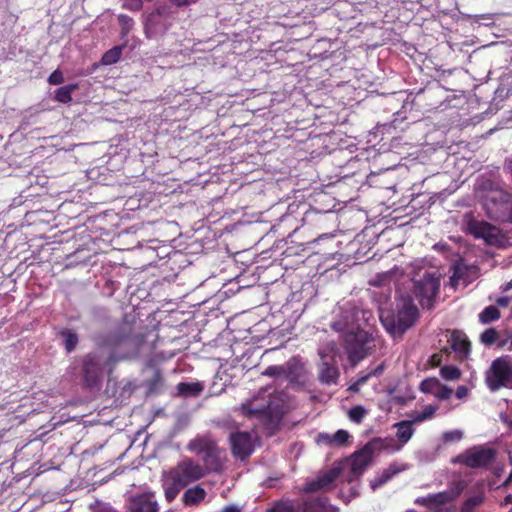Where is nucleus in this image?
Listing matches in <instances>:
<instances>
[{
	"label": "nucleus",
	"instance_id": "obj_41",
	"mask_svg": "<svg viewBox=\"0 0 512 512\" xmlns=\"http://www.w3.org/2000/svg\"><path fill=\"white\" fill-rule=\"evenodd\" d=\"M118 21L121 25V28H122V32L123 34H127L130 29L132 28V25H133V20L131 17L127 16V15H119L118 16Z\"/></svg>",
	"mask_w": 512,
	"mask_h": 512
},
{
	"label": "nucleus",
	"instance_id": "obj_7",
	"mask_svg": "<svg viewBox=\"0 0 512 512\" xmlns=\"http://www.w3.org/2000/svg\"><path fill=\"white\" fill-rule=\"evenodd\" d=\"M485 383L490 391L512 389V358L504 355L494 359L485 373Z\"/></svg>",
	"mask_w": 512,
	"mask_h": 512
},
{
	"label": "nucleus",
	"instance_id": "obj_21",
	"mask_svg": "<svg viewBox=\"0 0 512 512\" xmlns=\"http://www.w3.org/2000/svg\"><path fill=\"white\" fill-rule=\"evenodd\" d=\"M302 512H335L328 505L327 498H311L302 502L300 506Z\"/></svg>",
	"mask_w": 512,
	"mask_h": 512
},
{
	"label": "nucleus",
	"instance_id": "obj_12",
	"mask_svg": "<svg viewBox=\"0 0 512 512\" xmlns=\"http://www.w3.org/2000/svg\"><path fill=\"white\" fill-rule=\"evenodd\" d=\"M381 439L376 438L364 445L362 449L355 452L351 458V472L358 477L369 466L374 458L375 451L379 448Z\"/></svg>",
	"mask_w": 512,
	"mask_h": 512
},
{
	"label": "nucleus",
	"instance_id": "obj_44",
	"mask_svg": "<svg viewBox=\"0 0 512 512\" xmlns=\"http://www.w3.org/2000/svg\"><path fill=\"white\" fill-rule=\"evenodd\" d=\"M270 512H295V509L290 504L278 503L270 510Z\"/></svg>",
	"mask_w": 512,
	"mask_h": 512
},
{
	"label": "nucleus",
	"instance_id": "obj_23",
	"mask_svg": "<svg viewBox=\"0 0 512 512\" xmlns=\"http://www.w3.org/2000/svg\"><path fill=\"white\" fill-rule=\"evenodd\" d=\"M206 495L205 489L197 485L184 492L182 501L185 506H197L204 501Z\"/></svg>",
	"mask_w": 512,
	"mask_h": 512
},
{
	"label": "nucleus",
	"instance_id": "obj_24",
	"mask_svg": "<svg viewBox=\"0 0 512 512\" xmlns=\"http://www.w3.org/2000/svg\"><path fill=\"white\" fill-rule=\"evenodd\" d=\"M467 488V482L463 479H457L449 483L447 490L441 491L445 496L447 503L455 501L462 492Z\"/></svg>",
	"mask_w": 512,
	"mask_h": 512
},
{
	"label": "nucleus",
	"instance_id": "obj_17",
	"mask_svg": "<svg viewBox=\"0 0 512 512\" xmlns=\"http://www.w3.org/2000/svg\"><path fill=\"white\" fill-rule=\"evenodd\" d=\"M414 503L426 507L430 512H453L452 509L445 507L448 503L441 492L418 497L415 499Z\"/></svg>",
	"mask_w": 512,
	"mask_h": 512
},
{
	"label": "nucleus",
	"instance_id": "obj_6",
	"mask_svg": "<svg viewBox=\"0 0 512 512\" xmlns=\"http://www.w3.org/2000/svg\"><path fill=\"white\" fill-rule=\"evenodd\" d=\"M374 337L365 330L349 332L344 337V349L353 367L374 351Z\"/></svg>",
	"mask_w": 512,
	"mask_h": 512
},
{
	"label": "nucleus",
	"instance_id": "obj_56",
	"mask_svg": "<svg viewBox=\"0 0 512 512\" xmlns=\"http://www.w3.org/2000/svg\"><path fill=\"white\" fill-rule=\"evenodd\" d=\"M99 512H119V511L112 509V508H104V509H101Z\"/></svg>",
	"mask_w": 512,
	"mask_h": 512
},
{
	"label": "nucleus",
	"instance_id": "obj_35",
	"mask_svg": "<svg viewBox=\"0 0 512 512\" xmlns=\"http://www.w3.org/2000/svg\"><path fill=\"white\" fill-rule=\"evenodd\" d=\"M439 384L440 381L436 377L426 378L420 383L419 389L425 394L434 395Z\"/></svg>",
	"mask_w": 512,
	"mask_h": 512
},
{
	"label": "nucleus",
	"instance_id": "obj_52",
	"mask_svg": "<svg viewBox=\"0 0 512 512\" xmlns=\"http://www.w3.org/2000/svg\"><path fill=\"white\" fill-rule=\"evenodd\" d=\"M512 504V494L507 495L502 503L503 506Z\"/></svg>",
	"mask_w": 512,
	"mask_h": 512
},
{
	"label": "nucleus",
	"instance_id": "obj_13",
	"mask_svg": "<svg viewBox=\"0 0 512 512\" xmlns=\"http://www.w3.org/2000/svg\"><path fill=\"white\" fill-rule=\"evenodd\" d=\"M229 442L232 454L240 460H245L254 451L252 437L248 432L237 431L231 433Z\"/></svg>",
	"mask_w": 512,
	"mask_h": 512
},
{
	"label": "nucleus",
	"instance_id": "obj_28",
	"mask_svg": "<svg viewBox=\"0 0 512 512\" xmlns=\"http://www.w3.org/2000/svg\"><path fill=\"white\" fill-rule=\"evenodd\" d=\"M485 493L479 490L475 494L467 497L460 507V512H475L485 501Z\"/></svg>",
	"mask_w": 512,
	"mask_h": 512
},
{
	"label": "nucleus",
	"instance_id": "obj_22",
	"mask_svg": "<svg viewBox=\"0 0 512 512\" xmlns=\"http://www.w3.org/2000/svg\"><path fill=\"white\" fill-rule=\"evenodd\" d=\"M403 469L399 468L396 464L389 465L383 472L370 480V487L373 491L390 481L395 475Z\"/></svg>",
	"mask_w": 512,
	"mask_h": 512
},
{
	"label": "nucleus",
	"instance_id": "obj_43",
	"mask_svg": "<svg viewBox=\"0 0 512 512\" xmlns=\"http://www.w3.org/2000/svg\"><path fill=\"white\" fill-rule=\"evenodd\" d=\"M64 82L63 73L57 69L53 71L48 77V83L51 85H60Z\"/></svg>",
	"mask_w": 512,
	"mask_h": 512
},
{
	"label": "nucleus",
	"instance_id": "obj_1",
	"mask_svg": "<svg viewBox=\"0 0 512 512\" xmlns=\"http://www.w3.org/2000/svg\"><path fill=\"white\" fill-rule=\"evenodd\" d=\"M144 342V335L136 333L134 326L128 322H122L107 332L99 333L95 337L96 350L86 354L82 360L84 384L89 388L98 385L104 369H111L119 360L116 352L123 351V356L137 352Z\"/></svg>",
	"mask_w": 512,
	"mask_h": 512
},
{
	"label": "nucleus",
	"instance_id": "obj_30",
	"mask_svg": "<svg viewBox=\"0 0 512 512\" xmlns=\"http://www.w3.org/2000/svg\"><path fill=\"white\" fill-rule=\"evenodd\" d=\"M203 390V386L199 382H180L177 385V391L184 396H198Z\"/></svg>",
	"mask_w": 512,
	"mask_h": 512
},
{
	"label": "nucleus",
	"instance_id": "obj_16",
	"mask_svg": "<svg viewBox=\"0 0 512 512\" xmlns=\"http://www.w3.org/2000/svg\"><path fill=\"white\" fill-rule=\"evenodd\" d=\"M338 476L339 471L337 469H330L323 474L318 475L315 479L308 481L305 484L303 491L306 493L326 491L331 487Z\"/></svg>",
	"mask_w": 512,
	"mask_h": 512
},
{
	"label": "nucleus",
	"instance_id": "obj_10",
	"mask_svg": "<svg viewBox=\"0 0 512 512\" xmlns=\"http://www.w3.org/2000/svg\"><path fill=\"white\" fill-rule=\"evenodd\" d=\"M496 457V450L489 447L474 446L465 450L453 459V463L462 464L468 468H487Z\"/></svg>",
	"mask_w": 512,
	"mask_h": 512
},
{
	"label": "nucleus",
	"instance_id": "obj_25",
	"mask_svg": "<svg viewBox=\"0 0 512 512\" xmlns=\"http://www.w3.org/2000/svg\"><path fill=\"white\" fill-rule=\"evenodd\" d=\"M320 439L323 440V442L329 446H345L348 443V440L350 438V434L348 431L340 429L336 431L333 435L329 434H320Z\"/></svg>",
	"mask_w": 512,
	"mask_h": 512
},
{
	"label": "nucleus",
	"instance_id": "obj_26",
	"mask_svg": "<svg viewBox=\"0 0 512 512\" xmlns=\"http://www.w3.org/2000/svg\"><path fill=\"white\" fill-rule=\"evenodd\" d=\"M57 335L63 339V346L67 353L73 352L78 346L79 336L75 331L69 328H63Z\"/></svg>",
	"mask_w": 512,
	"mask_h": 512
},
{
	"label": "nucleus",
	"instance_id": "obj_47",
	"mask_svg": "<svg viewBox=\"0 0 512 512\" xmlns=\"http://www.w3.org/2000/svg\"><path fill=\"white\" fill-rule=\"evenodd\" d=\"M441 361H442V356H441L440 354H437V353H436V354H433V355L430 357V360H429V362H430L431 366H433V367H438V366H440Z\"/></svg>",
	"mask_w": 512,
	"mask_h": 512
},
{
	"label": "nucleus",
	"instance_id": "obj_49",
	"mask_svg": "<svg viewBox=\"0 0 512 512\" xmlns=\"http://www.w3.org/2000/svg\"><path fill=\"white\" fill-rule=\"evenodd\" d=\"M509 298L508 297H499L497 300H496V304L500 307H507L509 305Z\"/></svg>",
	"mask_w": 512,
	"mask_h": 512
},
{
	"label": "nucleus",
	"instance_id": "obj_4",
	"mask_svg": "<svg viewBox=\"0 0 512 512\" xmlns=\"http://www.w3.org/2000/svg\"><path fill=\"white\" fill-rule=\"evenodd\" d=\"M412 282V293L422 309H433L440 292V275L436 272L425 271L422 275L417 274Z\"/></svg>",
	"mask_w": 512,
	"mask_h": 512
},
{
	"label": "nucleus",
	"instance_id": "obj_58",
	"mask_svg": "<svg viewBox=\"0 0 512 512\" xmlns=\"http://www.w3.org/2000/svg\"><path fill=\"white\" fill-rule=\"evenodd\" d=\"M406 512H417V511L410 509V510H407Z\"/></svg>",
	"mask_w": 512,
	"mask_h": 512
},
{
	"label": "nucleus",
	"instance_id": "obj_37",
	"mask_svg": "<svg viewBox=\"0 0 512 512\" xmlns=\"http://www.w3.org/2000/svg\"><path fill=\"white\" fill-rule=\"evenodd\" d=\"M498 332L495 328H488L480 335V340L485 345H493L498 339Z\"/></svg>",
	"mask_w": 512,
	"mask_h": 512
},
{
	"label": "nucleus",
	"instance_id": "obj_27",
	"mask_svg": "<svg viewBox=\"0 0 512 512\" xmlns=\"http://www.w3.org/2000/svg\"><path fill=\"white\" fill-rule=\"evenodd\" d=\"M413 420H403L397 422L394 427L397 428L396 436L402 444L407 443L414 434Z\"/></svg>",
	"mask_w": 512,
	"mask_h": 512
},
{
	"label": "nucleus",
	"instance_id": "obj_5",
	"mask_svg": "<svg viewBox=\"0 0 512 512\" xmlns=\"http://www.w3.org/2000/svg\"><path fill=\"white\" fill-rule=\"evenodd\" d=\"M484 209L491 220L512 223V194L491 188L485 196Z\"/></svg>",
	"mask_w": 512,
	"mask_h": 512
},
{
	"label": "nucleus",
	"instance_id": "obj_40",
	"mask_svg": "<svg viewBox=\"0 0 512 512\" xmlns=\"http://www.w3.org/2000/svg\"><path fill=\"white\" fill-rule=\"evenodd\" d=\"M452 393L453 390L451 388L440 383L439 387H437L436 389L434 396L439 400H448L451 397Z\"/></svg>",
	"mask_w": 512,
	"mask_h": 512
},
{
	"label": "nucleus",
	"instance_id": "obj_59",
	"mask_svg": "<svg viewBox=\"0 0 512 512\" xmlns=\"http://www.w3.org/2000/svg\"><path fill=\"white\" fill-rule=\"evenodd\" d=\"M136 1H137L139 4H141V1H142V0H136Z\"/></svg>",
	"mask_w": 512,
	"mask_h": 512
},
{
	"label": "nucleus",
	"instance_id": "obj_14",
	"mask_svg": "<svg viewBox=\"0 0 512 512\" xmlns=\"http://www.w3.org/2000/svg\"><path fill=\"white\" fill-rule=\"evenodd\" d=\"M159 509V504L153 492L133 495L126 505V512H159Z\"/></svg>",
	"mask_w": 512,
	"mask_h": 512
},
{
	"label": "nucleus",
	"instance_id": "obj_33",
	"mask_svg": "<svg viewBox=\"0 0 512 512\" xmlns=\"http://www.w3.org/2000/svg\"><path fill=\"white\" fill-rule=\"evenodd\" d=\"M182 489H184V487L181 486L178 482H175L173 479H168V483L164 489L167 502H172Z\"/></svg>",
	"mask_w": 512,
	"mask_h": 512
},
{
	"label": "nucleus",
	"instance_id": "obj_31",
	"mask_svg": "<svg viewBox=\"0 0 512 512\" xmlns=\"http://www.w3.org/2000/svg\"><path fill=\"white\" fill-rule=\"evenodd\" d=\"M501 314L497 307L490 305L485 307L479 314V321L483 324H489L491 322L500 319Z\"/></svg>",
	"mask_w": 512,
	"mask_h": 512
},
{
	"label": "nucleus",
	"instance_id": "obj_53",
	"mask_svg": "<svg viewBox=\"0 0 512 512\" xmlns=\"http://www.w3.org/2000/svg\"><path fill=\"white\" fill-rule=\"evenodd\" d=\"M512 482V470L510 471L507 479L503 482L502 486L507 487Z\"/></svg>",
	"mask_w": 512,
	"mask_h": 512
},
{
	"label": "nucleus",
	"instance_id": "obj_57",
	"mask_svg": "<svg viewBox=\"0 0 512 512\" xmlns=\"http://www.w3.org/2000/svg\"><path fill=\"white\" fill-rule=\"evenodd\" d=\"M509 460H510V463L512 464V452H509Z\"/></svg>",
	"mask_w": 512,
	"mask_h": 512
},
{
	"label": "nucleus",
	"instance_id": "obj_20",
	"mask_svg": "<svg viewBox=\"0 0 512 512\" xmlns=\"http://www.w3.org/2000/svg\"><path fill=\"white\" fill-rule=\"evenodd\" d=\"M340 376L339 369L336 365L323 362L319 370V381L326 385L337 384Z\"/></svg>",
	"mask_w": 512,
	"mask_h": 512
},
{
	"label": "nucleus",
	"instance_id": "obj_2",
	"mask_svg": "<svg viewBox=\"0 0 512 512\" xmlns=\"http://www.w3.org/2000/svg\"><path fill=\"white\" fill-rule=\"evenodd\" d=\"M241 413L250 419H256L266 429L278 428L284 411V401L279 396L259 394L241 404Z\"/></svg>",
	"mask_w": 512,
	"mask_h": 512
},
{
	"label": "nucleus",
	"instance_id": "obj_11",
	"mask_svg": "<svg viewBox=\"0 0 512 512\" xmlns=\"http://www.w3.org/2000/svg\"><path fill=\"white\" fill-rule=\"evenodd\" d=\"M417 317L418 308L409 301L403 304L396 315L383 320V324L389 332L401 334L415 323Z\"/></svg>",
	"mask_w": 512,
	"mask_h": 512
},
{
	"label": "nucleus",
	"instance_id": "obj_46",
	"mask_svg": "<svg viewBox=\"0 0 512 512\" xmlns=\"http://www.w3.org/2000/svg\"><path fill=\"white\" fill-rule=\"evenodd\" d=\"M458 399H463L468 395V388L466 386H458L455 393Z\"/></svg>",
	"mask_w": 512,
	"mask_h": 512
},
{
	"label": "nucleus",
	"instance_id": "obj_34",
	"mask_svg": "<svg viewBox=\"0 0 512 512\" xmlns=\"http://www.w3.org/2000/svg\"><path fill=\"white\" fill-rule=\"evenodd\" d=\"M440 375L445 380L454 381L461 377V370L453 365H445L440 368Z\"/></svg>",
	"mask_w": 512,
	"mask_h": 512
},
{
	"label": "nucleus",
	"instance_id": "obj_32",
	"mask_svg": "<svg viewBox=\"0 0 512 512\" xmlns=\"http://www.w3.org/2000/svg\"><path fill=\"white\" fill-rule=\"evenodd\" d=\"M121 55H122V46H114L103 54V56L101 58V63L103 65L115 64L120 60Z\"/></svg>",
	"mask_w": 512,
	"mask_h": 512
},
{
	"label": "nucleus",
	"instance_id": "obj_8",
	"mask_svg": "<svg viewBox=\"0 0 512 512\" xmlns=\"http://www.w3.org/2000/svg\"><path fill=\"white\" fill-rule=\"evenodd\" d=\"M465 231L477 239H483L488 245L500 246L503 242V235L494 225L477 220L472 213L464 215Z\"/></svg>",
	"mask_w": 512,
	"mask_h": 512
},
{
	"label": "nucleus",
	"instance_id": "obj_3",
	"mask_svg": "<svg viewBox=\"0 0 512 512\" xmlns=\"http://www.w3.org/2000/svg\"><path fill=\"white\" fill-rule=\"evenodd\" d=\"M187 449L202 457L203 467L206 472H220L222 470V450L210 435H197L189 441Z\"/></svg>",
	"mask_w": 512,
	"mask_h": 512
},
{
	"label": "nucleus",
	"instance_id": "obj_36",
	"mask_svg": "<svg viewBox=\"0 0 512 512\" xmlns=\"http://www.w3.org/2000/svg\"><path fill=\"white\" fill-rule=\"evenodd\" d=\"M262 375L268 376V377L284 378L285 379L284 364L270 365L262 372Z\"/></svg>",
	"mask_w": 512,
	"mask_h": 512
},
{
	"label": "nucleus",
	"instance_id": "obj_39",
	"mask_svg": "<svg viewBox=\"0 0 512 512\" xmlns=\"http://www.w3.org/2000/svg\"><path fill=\"white\" fill-rule=\"evenodd\" d=\"M366 413V409L363 406L357 405L352 407L348 414L351 421L361 423Z\"/></svg>",
	"mask_w": 512,
	"mask_h": 512
},
{
	"label": "nucleus",
	"instance_id": "obj_55",
	"mask_svg": "<svg viewBox=\"0 0 512 512\" xmlns=\"http://www.w3.org/2000/svg\"><path fill=\"white\" fill-rule=\"evenodd\" d=\"M507 350L512 351V333L509 335V346H507Z\"/></svg>",
	"mask_w": 512,
	"mask_h": 512
},
{
	"label": "nucleus",
	"instance_id": "obj_50",
	"mask_svg": "<svg viewBox=\"0 0 512 512\" xmlns=\"http://www.w3.org/2000/svg\"><path fill=\"white\" fill-rule=\"evenodd\" d=\"M221 512H240V509L235 505L226 506Z\"/></svg>",
	"mask_w": 512,
	"mask_h": 512
},
{
	"label": "nucleus",
	"instance_id": "obj_54",
	"mask_svg": "<svg viewBox=\"0 0 512 512\" xmlns=\"http://www.w3.org/2000/svg\"><path fill=\"white\" fill-rule=\"evenodd\" d=\"M498 345H499V347H502V348L506 347L507 348V346H509V337L507 339H504V340L500 341Z\"/></svg>",
	"mask_w": 512,
	"mask_h": 512
},
{
	"label": "nucleus",
	"instance_id": "obj_38",
	"mask_svg": "<svg viewBox=\"0 0 512 512\" xmlns=\"http://www.w3.org/2000/svg\"><path fill=\"white\" fill-rule=\"evenodd\" d=\"M436 410H437V408L433 405L426 406L422 412L418 413L414 417L413 422L420 423L427 419H431L435 415Z\"/></svg>",
	"mask_w": 512,
	"mask_h": 512
},
{
	"label": "nucleus",
	"instance_id": "obj_9",
	"mask_svg": "<svg viewBox=\"0 0 512 512\" xmlns=\"http://www.w3.org/2000/svg\"><path fill=\"white\" fill-rule=\"evenodd\" d=\"M205 468L192 458H184L168 472V479H173L184 488L202 479L206 475Z\"/></svg>",
	"mask_w": 512,
	"mask_h": 512
},
{
	"label": "nucleus",
	"instance_id": "obj_19",
	"mask_svg": "<svg viewBox=\"0 0 512 512\" xmlns=\"http://www.w3.org/2000/svg\"><path fill=\"white\" fill-rule=\"evenodd\" d=\"M385 370V364L381 363L376 368L367 371H361L357 380L348 387V391L352 393H359L360 387L368 382L371 377H379Z\"/></svg>",
	"mask_w": 512,
	"mask_h": 512
},
{
	"label": "nucleus",
	"instance_id": "obj_60",
	"mask_svg": "<svg viewBox=\"0 0 512 512\" xmlns=\"http://www.w3.org/2000/svg\"><path fill=\"white\" fill-rule=\"evenodd\" d=\"M511 512H512V510H511Z\"/></svg>",
	"mask_w": 512,
	"mask_h": 512
},
{
	"label": "nucleus",
	"instance_id": "obj_15",
	"mask_svg": "<svg viewBox=\"0 0 512 512\" xmlns=\"http://www.w3.org/2000/svg\"><path fill=\"white\" fill-rule=\"evenodd\" d=\"M285 379L296 387H303L307 381L305 364L299 357H292L284 363Z\"/></svg>",
	"mask_w": 512,
	"mask_h": 512
},
{
	"label": "nucleus",
	"instance_id": "obj_42",
	"mask_svg": "<svg viewBox=\"0 0 512 512\" xmlns=\"http://www.w3.org/2000/svg\"><path fill=\"white\" fill-rule=\"evenodd\" d=\"M463 438V432L460 430L447 431L443 434L445 442L460 441Z\"/></svg>",
	"mask_w": 512,
	"mask_h": 512
},
{
	"label": "nucleus",
	"instance_id": "obj_48",
	"mask_svg": "<svg viewBox=\"0 0 512 512\" xmlns=\"http://www.w3.org/2000/svg\"><path fill=\"white\" fill-rule=\"evenodd\" d=\"M156 13L159 16H167L170 13V9L167 6H159L156 8Z\"/></svg>",
	"mask_w": 512,
	"mask_h": 512
},
{
	"label": "nucleus",
	"instance_id": "obj_45",
	"mask_svg": "<svg viewBox=\"0 0 512 512\" xmlns=\"http://www.w3.org/2000/svg\"><path fill=\"white\" fill-rule=\"evenodd\" d=\"M176 7H187L197 3L199 0H169Z\"/></svg>",
	"mask_w": 512,
	"mask_h": 512
},
{
	"label": "nucleus",
	"instance_id": "obj_51",
	"mask_svg": "<svg viewBox=\"0 0 512 512\" xmlns=\"http://www.w3.org/2000/svg\"><path fill=\"white\" fill-rule=\"evenodd\" d=\"M503 292H507L512 289V279L501 287Z\"/></svg>",
	"mask_w": 512,
	"mask_h": 512
},
{
	"label": "nucleus",
	"instance_id": "obj_29",
	"mask_svg": "<svg viewBox=\"0 0 512 512\" xmlns=\"http://www.w3.org/2000/svg\"><path fill=\"white\" fill-rule=\"evenodd\" d=\"M78 89L77 84H68L55 91L54 99L60 103L67 104L72 101V93Z\"/></svg>",
	"mask_w": 512,
	"mask_h": 512
},
{
	"label": "nucleus",
	"instance_id": "obj_18",
	"mask_svg": "<svg viewBox=\"0 0 512 512\" xmlns=\"http://www.w3.org/2000/svg\"><path fill=\"white\" fill-rule=\"evenodd\" d=\"M451 349L460 357L467 358L471 352V342L461 330H453L448 340Z\"/></svg>",
	"mask_w": 512,
	"mask_h": 512
}]
</instances>
